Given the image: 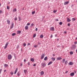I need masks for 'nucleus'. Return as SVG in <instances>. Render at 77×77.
<instances>
[{
	"instance_id": "48",
	"label": "nucleus",
	"mask_w": 77,
	"mask_h": 77,
	"mask_svg": "<svg viewBox=\"0 0 77 77\" xmlns=\"http://www.w3.org/2000/svg\"><path fill=\"white\" fill-rule=\"evenodd\" d=\"M28 65H30V62H28Z\"/></svg>"
},
{
	"instance_id": "21",
	"label": "nucleus",
	"mask_w": 77,
	"mask_h": 77,
	"mask_svg": "<svg viewBox=\"0 0 77 77\" xmlns=\"http://www.w3.org/2000/svg\"><path fill=\"white\" fill-rule=\"evenodd\" d=\"M40 37L41 38H44V35H41L40 36Z\"/></svg>"
},
{
	"instance_id": "49",
	"label": "nucleus",
	"mask_w": 77,
	"mask_h": 77,
	"mask_svg": "<svg viewBox=\"0 0 77 77\" xmlns=\"http://www.w3.org/2000/svg\"><path fill=\"white\" fill-rule=\"evenodd\" d=\"M24 62H26V59H24Z\"/></svg>"
},
{
	"instance_id": "52",
	"label": "nucleus",
	"mask_w": 77,
	"mask_h": 77,
	"mask_svg": "<svg viewBox=\"0 0 77 77\" xmlns=\"http://www.w3.org/2000/svg\"><path fill=\"white\" fill-rule=\"evenodd\" d=\"M38 30V28H36L35 29V31H37Z\"/></svg>"
},
{
	"instance_id": "19",
	"label": "nucleus",
	"mask_w": 77,
	"mask_h": 77,
	"mask_svg": "<svg viewBox=\"0 0 77 77\" xmlns=\"http://www.w3.org/2000/svg\"><path fill=\"white\" fill-rule=\"evenodd\" d=\"M4 66V67H7V66H8V65L6 64H5Z\"/></svg>"
},
{
	"instance_id": "22",
	"label": "nucleus",
	"mask_w": 77,
	"mask_h": 77,
	"mask_svg": "<svg viewBox=\"0 0 77 77\" xmlns=\"http://www.w3.org/2000/svg\"><path fill=\"white\" fill-rule=\"evenodd\" d=\"M27 72V70H24V72L25 73V74H26V72Z\"/></svg>"
},
{
	"instance_id": "6",
	"label": "nucleus",
	"mask_w": 77,
	"mask_h": 77,
	"mask_svg": "<svg viewBox=\"0 0 77 77\" xmlns=\"http://www.w3.org/2000/svg\"><path fill=\"white\" fill-rule=\"evenodd\" d=\"M8 44H9V43L8 42H7L4 48V49H6V48H7L8 45Z\"/></svg>"
},
{
	"instance_id": "9",
	"label": "nucleus",
	"mask_w": 77,
	"mask_h": 77,
	"mask_svg": "<svg viewBox=\"0 0 77 77\" xmlns=\"http://www.w3.org/2000/svg\"><path fill=\"white\" fill-rule=\"evenodd\" d=\"M21 33V31H17V34L18 35L19 34H20Z\"/></svg>"
},
{
	"instance_id": "26",
	"label": "nucleus",
	"mask_w": 77,
	"mask_h": 77,
	"mask_svg": "<svg viewBox=\"0 0 77 77\" xmlns=\"http://www.w3.org/2000/svg\"><path fill=\"white\" fill-rule=\"evenodd\" d=\"M31 60L32 61V62H34V60L33 58H32L31 59Z\"/></svg>"
},
{
	"instance_id": "64",
	"label": "nucleus",
	"mask_w": 77,
	"mask_h": 77,
	"mask_svg": "<svg viewBox=\"0 0 77 77\" xmlns=\"http://www.w3.org/2000/svg\"><path fill=\"white\" fill-rule=\"evenodd\" d=\"M21 51H22V48L21 49Z\"/></svg>"
},
{
	"instance_id": "14",
	"label": "nucleus",
	"mask_w": 77,
	"mask_h": 77,
	"mask_svg": "<svg viewBox=\"0 0 77 77\" xmlns=\"http://www.w3.org/2000/svg\"><path fill=\"white\" fill-rule=\"evenodd\" d=\"M29 29V26H26L25 27V30H28Z\"/></svg>"
},
{
	"instance_id": "4",
	"label": "nucleus",
	"mask_w": 77,
	"mask_h": 77,
	"mask_svg": "<svg viewBox=\"0 0 77 77\" xmlns=\"http://www.w3.org/2000/svg\"><path fill=\"white\" fill-rule=\"evenodd\" d=\"M50 30L51 31H54V28L53 27H51L50 28Z\"/></svg>"
},
{
	"instance_id": "3",
	"label": "nucleus",
	"mask_w": 77,
	"mask_h": 77,
	"mask_svg": "<svg viewBox=\"0 0 77 77\" xmlns=\"http://www.w3.org/2000/svg\"><path fill=\"white\" fill-rule=\"evenodd\" d=\"M42 66V67H45L46 66V63H41Z\"/></svg>"
},
{
	"instance_id": "40",
	"label": "nucleus",
	"mask_w": 77,
	"mask_h": 77,
	"mask_svg": "<svg viewBox=\"0 0 77 77\" xmlns=\"http://www.w3.org/2000/svg\"><path fill=\"white\" fill-rule=\"evenodd\" d=\"M59 24L60 25H62V22H60Z\"/></svg>"
},
{
	"instance_id": "55",
	"label": "nucleus",
	"mask_w": 77,
	"mask_h": 77,
	"mask_svg": "<svg viewBox=\"0 0 77 77\" xmlns=\"http://www.w3.org/2000/svg\"><path fill=\"white\" fill-rule=\"evenodd\" d=\"M64 33H66V31H64Z\"/></svg>"
},
{
	"instance_id": "46",
	"label": "nucleus",
	"mask_w": 77,
	"mask_h": 77,
	"mask_svg": "<svg viewBox=\"0 0 77 77\" xmlns=\"http://www.w3.org/2000/svg\"><path fill=\"white\" fill-rule=\"evenodd\" d=\"M51 38H53V35L51 34L50 36Z\"/></svg>"
},
{
	"instance_id": "43",
	"label": "nucleus",
	"mask_w": 77,
	"mask_h": 77,
	"mask_svg": "<svg viewBox=\"0 0 77 77\" xmlns=\"http://www.w3.org/2000/svg\"><path fill=\"white\" fill-rule=\"evenodd\" d=\"M14 20H15L16 21H17V17H15L14 18Z\"/></svg>"
},
{
	"instance_id": "28",
	"label": "nucleus",
	"mask_w": 77,
	"mask_h": 77,
	"mask_svg": "<svg viewBox=\"0 0 77 77\" xmlns=\"http://www.w3.org/2000/svg\"><path fill=\"white\" fill-rule=\"evenodd\" d=\"M62 61H63V63H64V62H65V58L63 59Z\"/></svg>"
},
{
	"instance_id": "35",
	"label": "nucleus",
	"mask_w": 77,
	"mask_h": 77,
	"mask_svg": "<svg viewBox=\"0 0 77 77\" xmlns=\"http://www.w3.org/2000/svg\"><path fill=\"white\" fill-rule=\"evenodd\" d=\"M30 23H28L26 24L27 26H30Z\"/></svg>"
},
{
	"instance_id": "54",
	"label": "nucleus",
	"mask_w": 77,
	"mask_h": 77,
	"mask_svg": "<svg viewBox=\"0 0 77 77\" xmlns=\"http://www.w3.org/2000/svg\"><path fill=\"white\" fill-rule=\"evenodd\" d=\"M68 26H70V24H69V23H68Z\"/></svg>"
},
{
	"instance_id": "2",
	"label": "nucleus",
	"mask_w": 77,
	"mask_h": 77,
	"mask_svg": "<svg viewBox=\"0 0 77 77\" xmlns=\"http://www.w3.org/2000/svg\"><path fill=\"white\" fill-rule=\"evenodd\" d=\"M12 58V55H11V54L9 55L8 56V59L9 60H10V59H11Z\"/></svg>"
},
{
	"instance_id": "47",
	"label": "nucleus",
	"mask_w": 77,
	"mask_h": 77,
	"mask_svg": "<svg viewBox=\"0 0 77 77\" xmlns=\"http://www.w3.org/2000/svg\"><path fill=\"white\" fill-rule=\"evenodd\" d=\"M2 10H0V14H2Z\"/></svg>"
},
{
	"instance_id": "29",
	"label": "nucleus",
	"mask_w": 77,
	"mask_h": 77,
	"mask_svg": "<svg viewBox=\"0 0 77 77\" xmlns=\"http://www.w3.org/2000/svg\"><path fill=\"white\" fill-rule=\"evenodd\" d=\"M20 75H21V74L19 72H18L17 73V75L18 76H20Z\"/></svg>"
},
{
	"instance_id": "10",
	"label": "nucleus",
	"mask_w": 77,
	"mask_h": 77,
	"mask_svg": "<svg viewBox=\"0 0 77 77\" xmlns=\"http://www.w3.org/2000/svg\"><path fill=\"white\" fill-rule=\"evenodd\" d=\"M62 59V58L61 57H58L57 58V60H61V59Z\"/></svg>"
},
{
	"instance_id": "5",
	"label": "nucleus",
	"mask_w": 77,
	"mask_h": 77,
	"mask_svg": "<svg viewBox=\"0 0 77 77\" xmlns=\"http://www.w3.org/2000/svg\"><path fill=\"white\" fill-rule=\"evenodd\" d=\"M44 56H45V54H42L41 58V59H43L44 57Z\"/></svg>"
},
{
	"instance_id": "18",
	"label": "nucleus",
	"mask_w": 77,
	"mask_h": 77,
	"mask_svg": "<svg viewBox=\"0 0 77 77\" xmlns=\"http://www.w3.org/2000/svg\"><path fill=\"white\" fill-rule=\"evenodd\" d=\"M40 73H41V75H43V74H44V72L43 71H42Z\"/></svg>"
},
{
	"instance_id": "33",
	"label": "nucleus",
	"mask_w": 77,
	"mask_h": 77,
	"mask_svg": "<svg viewBox=\"0 0 77 77\" xmlns=\"http://www.w3.org/2000/svg\"><path fill=\"white\" fill-rule=\"evenodd\" d=\"M34 14H35V11H34L33 12H32V15H34Z\"/></svg>"
},
{
	"instance_id": "62",
	"label": "nucleus",
	"mask_w": 77,
	"mask_h": 77,
	"mask_svg": "<svg viewBox=\"0 0 77 77\" xmlns=\"http://www.w3.org/2000/svg\"><path fill=\"white\" fill-rule=\"evenodd\" d=\"M57 41H58L59 40V38H57Z\"/></svg>"
},
{
	"instance_id": "32",
	"label": "nucleus",
	"mask_w": 77,
	"mask_h": 77,
	"mask_svg": "<svg viewBox=\"0 0 77 77\" xmlns=\"http://www.w3.org/2000/svg\"><path fill=\"white\" fill-rule=\"evenodd\" d=\"M15 35H16V33H13L12 34V36H14Z\"/></svg>"
},
{
	"instance_id": "8",
	"label": "nucleus",
	"mask_w": 77,
	"mask_h": 77,
	"mask_svg": "<svg viewBox=\"0 0 77 77\" xmlns=\"http://www.w3.org/2000/svg\"><path fill=\"white\" fill-rule=\"evenodd\" d=\"M68 3H69V1L66 2H64V5H66L68 4Z\"/></svg>"
},
{
	"instance_id": "30",
	"label": "nucleus",
	"mask_w": 77,
	"mask_h": 77,
	"mask_svg": "<svg viewBox=\"0 0 77 77\" xmlns=\"http://www.w3.org/2000/svg\"><path fill=\"white\" fill-rule=\"evenodd\" d=\"M17 11V9L15 8L13 10V12H16Z\"/></svg>"
},
{
	"instance_id": "27",
	"label": "nucleus",
	"mask_w": 77,
	"mask_h": 77,
	"mask_svg": "<svg viewBox=\"0 0 77 77\" xmlns=\"http://www.w3.org/2000/svg\"><path fill=\"white\" fill-rule=\"evenodd\" d=\"M72 20L73 21H75V18H72Z\"/></svg>"
},
{
	"instance_id": "60",
	"label": "nucleus",
	"mask_w": 77,
	"mask_h": 77,
	"mask_svg": "<svg viewBox=\"0 0 77 77\" xmlns=\"http://www.w3.org/2000/svg\"><path fill=\"white\" fill-rule=\"evenodd\" d=\"M60 47V45L57 46V47Z\"/></svg>"
},
{
	"instance_id": "34",
	"label": "nucleus",
	"mask_w": 77,
	"mask_h": 77,
	"mask_svg": "<svg viewBox=\"0 0 77 77\" xmlns=\"http://www.w3.org/2000/svg\"><path fill=\"white\" fill-rule=\"evenodd\" d=\"M33 26H34V24H33V23H32L31 25V27H33Z\"/></svg>"
},
{
	"instance_id": "41",
	"label": "nucleus",
	"mask_w": 77,
	"mask_h": 77,
	"mask_svg": "<svg viewBox=\"0 0 77 77\" xmlns=\"http://www.w3.org/2000/svg\"><path fill=\"white\" fill-rule=\"evenodd\" d=\"M57 12V11H56V10H54L53 11L54 13H56V12Z\"/></svg>"
},
{
	"instance_id": "44",
	"label": "nucleus",
	"mask_w": 77,
	"mask_h": 77,
	"mask_svg": "<svg viewBox=\"0 0 77 77\" xmlns=\"http://www.w3.org/2000/svg\"><path fill=\"white\" fill-rule=\"evenodd\" d=\"M11 75H13V74H14V73L13 72H11Z\"/></svg>"
},
{
	"instance_id": "57",
	"label": "nucleus",
	"mask_w": 77,
	"mask_h": 77,
	"mask_svg": "<svg viewBox=\"0 0 77 77\" xmlns=\"http://www.w3.org/2000/svg\"><path fill=\"white\" fill-rule=\"evenodd\" d=\"M4 72H6V70H5L4 71Z\"/></svg>"
},
{
	"instance_id": "36",
	"label": "nucleus",
	"mask_w": 77,
	"mask_h": 77,
	"mask_svg": "<svg viewBox=\"0 0 77 77\" xmlns=\"http://www.w3.org/2000/svg\"><path fill=\"white\" fill-rule=\"evenodd\" d=\"M7 9H10V8H9V6H7Z\"/></svg>"
},
{
	"instance_id": "39",
	"label": "nucleus",
	"mask_w": 77,
	"mask_h": 77,
	"mask_svg": "<svg viewBox=\"0 0 77 77\" xmlns=\"http://www.w3.org/2000/svg\"><path fill=\"white\" fill-rule=\"evenodd\" d=\"M19 47H20V46L18 45H17V48H19Z\"/></svg>"
},
{
	"instance_id": "15",
	"label": "nucleus",
	"mask_w": 77,
	"mask_h": 77,
	"mask_svg": "<svg viewBox=\"0 0 77 77\" xmlns=\"http://www.w3.org/2000/svg\"><path fill=\"white\" fill-rule=\"evenodd\" d=\"M11 24H12V25H11V29H12V28H13V27H14V23H11Z\"/></svg>"
},
{
	"instance_id": "61",
	"label": "nucleus",
	"mask_w": 77,
	"mask_h": 77,
	"mask_svg": "<svg viewBox=\"0 0 77 77\" xmlns=\"http://www.w3.org/2000/svg\"><path fill=\"white\" fill-rule=\"evenodd\" d=\"M38 45H39V44H40V43L38 42Z\"/></svg>"
},
{
	"instance_id": "31",
	"label": "nucleus",
	"mask_w": 77,
	"mask_h": 77,
	"mask_svg": "<svg viewBox=\"0 0 77 77\" xmlns=\"http://www.w3.org/2000/svg\"><path fill=\"white\" fill-rule=\"evenodd\" d=\"M68 63V60H66V61L65 62V65H66Z\"/></svg>"
},
{
	"instance_id": "56",
	"label": "nucleus",
	"mask_w": 77,
	"mask_h": 77,
	"mask_svg": "<svg viewBox=\"0 0 77 77\" xmlns=\"http://www.w3.org/2000/svg\"><path fill=\"white\" fill-rule=\"evenodd\" d=\"M55 37H57V35L56 34L55 35Z\"/></svg>"
},
{
	"instance_id": "45",
	"label": "nucleus",
	"mask_w": 77,
	"mask_h": 77,
	"mask_svg": "<svg viewBox=\"0 0 77 77\" xmlns=\"http://www.w3.org/2000/svg\"><path fill=\"white\" fill-rule=\"evenodd\" d=\"M18 18H19V21H20V20H21V17H18Z\"/></svg>"
},
{
	"instance_id": "37",
	"label": "nucleus",
	"mask_w": 77,
	"mask_h": 77,
	"mask_svg": "<svg viewBox=\"0 0 77 77\" xmlns=\"http://www.w3.org/2000/svg\"><path fill=\"white\" fill-rule=\"evenodd\" d=\"M38 47V45H35L34 46V47H35V48H36Z\"/></svg>"
},
{
	"instance_id": "50",
	"label": "nucleus",
	"mask_w": 77,
	"mask_h": 77,
	"mask_svg": "<svg viewBox=\"0 0 77 77\" xmlns=\"http://www.w3.org/2000/svg\"><path fill=\"white\" fill-rule=\"evenodd\" d=\"M55 21H59V20H58L57 19H55Z\"/></svg>"
},
{
	"instance_id": "20",
	"label": "nucleus",
	"mask_w": 77,
	"mask_h": 77,
	"mask_svg": "<svg viewBox=\"0 0 77 77\" xmlns=\"http://www.w3.org/2000/svg\"><path fill=\"white\" fill-rule=\"evenodd\" d=\"M51 59L52 60V61H54L55 60V59L54 58H53V57H51Z\"/></svg>"
},
{
	"instance_id": "16",
	"label": "nucleus",
	"mask_w": 77,
	"mask_h": 77,
	"mask_svg": "<svg viewBox=\"0 0 77 77\" xmlns=\"http://www.w3.org/2000/svg\"><path fill=\"white\" fill-rule=\"evenodd\" d=\"M70 75H71V76H73V75H74V72L71 73L70 74Z\"/></svg>"
},
{
	"instance_id": "42",
	"label": "nucleus",
	"mask_w": 77,
	"mask_h": 77,
	"mask_svg": "<svg viewBox=\"0 0 77 77\" xmlns=\"http://www.w3.org/2000/svg\"><path fill=\"white\" fill-rule=\"evenodd\" d=\"M23 45L24 46V47H26V44L25 43H24Z\"/></svg>"
},
{
	"instance_id": "17",
	"label": "nucleus",
	"mask_w": 77,
	"mask_h": 77,
	"mask_svg": "<svg viewBox=\"0 0 77 77\" xmlns=\"http://www.w3.org/2000/svg\"><path fill=\"white\" fill-rule=\"evenodd\" d=\"M53 63V62L52 61H50V62H49L48 64V65H50L51 64V63Z\"/></svg>"
},
{
	"instance_id": "59",
	"label": "nucleus",
	"mask_w": 77,
	"mask_h": 77,
	"mask_svg": "<svg viewBox=\"0 0 77 77\" xmlns=\"http://www.w3.org/2000/svg\"><path fill=\"white\" fill-rule=\"evenodd\" d=\"M30 45V43L28 44V45Z\"/></svg>"
},
{
	"instance_id": "51",
	"label": "nucleus",
	"mask_w": 77,
	"mask_h": 77,
	"mask_svg": "<svg viewBox=\"0 0 77 77\" xmlns=\"http://www.w3.org/2000/svg\"><path fill=\"white\" fill-rule=\"evenodd\" d=\"M20 66H23V63H20Z\"/></svg>"
},
{
	"instance_id": "23",
	"label": "nucleus",
	"mask_w": 77,
	"mask_h": 77,
	"mask_svg": "<svg viewBox=\"0 0 77 77\" xmlns=\"http://www.w3.org/2000/svg\"><path fill=\"white\" fill-rule=\"evenodd\" d=\"M70 55H72V54H73V52L72 51L70 52Z\"/></svg>"
},
{
	"instance_id": "58",
	"label": "nucleus",
	"mask_w": 77,
	"mask_h": 77,
	"mask_svg": "<svg viewBox=\"0 0 77 77\" xmlns=\"http://www.w3.org/2000/svg\"><path fill=\"white\" fill-rule=\"evenodd\" d=\"M53 56H55V55H54V54H53Z\"/></svg>"
},
{
	"instance_id": "11",
	"label": "nucleus",
	"mask_w": 77,
	"mask_h": 77,
	"mask_svg": "<svg viewBox=\"0 0 77 77\" xmlns=\"http://www.w3.org/2000/svg\"><path fill=\"white\" fill-rule=\"evenodd\" d=\"M7 21L8 24H10V23H11L10 20H7Z\"/></svg>"
},
{
	"instance_id": "7",
	"label": "nucleus",
	"mask_w": 77,
	"mask_h": 77,
	"mask_svg": "<svg viewBox=\"0 0 77 77\" xmlns=\"http://www.w3.org/2000/svg\"><path fill=\"white\" fill-rule=\"evenodd\" d=\"M73 64V63H72V62H70L68 63V65H72Z\"/></svg>"
},
{
	"instance_id": "53",
	"label": "nucleus",
	"mask_w": 77,
	"mask_h": 77,
	"mask_svg": "<svg viewBox=\"0 0 77 77\" xmlns=\"http://www.w3.org/2000/svg\"><path fill=\"white\" fill-rule=\"evenodd\" d=\"M33 66H36V64H34L33 65Z\"/></svg>"
},
{
	"instance_id": "1",
	"label": "nucleus",
	"mask_w": 77,
	"mask_h": 77,
	"mask_svg": "<svg viewBox=\"0 0 77 77\" xmlns=\"http://www.w3.org/2000/svg\"><path fill=\"white\" fill-rule=\"evenodd\" d=\"M75 48H76V46H75V45H73L72 46L71 49L72 50H73L75 49Z\"/></svg>"
},
{
	"instance_id": "13",
	"label": "nucleus",
	"mask_w": 77,
	"mask_h": 77,
	"mask_svg": "<svg viewBox=\"0 0 77 77\" xmlns=\"http://www.w3.org/2000/svg\"><path fill=\"white\" fill-rule=\"evenodd\" d=\"M67 21L68 22H70V21H71V19H69L68 17L67 18Z\"/></svg>"
},
{
	"instance_id": "63",
	"label": "nucleus",
	"mask_w": 77,
	"mask_h": 77,
	"mask_svg": "<svg viewBox=\"0 0 77 77\" xmlns=\"http://www.w3.org/2000/svg\"><path fill=\"white\" fill-rule=\"evenodd\" d=\"M66 73H68V71H66Z\"/></svg>"
},
{
	"instance_id": "38",
	"label": "nucleus",
	"mask_w": 77,
	"mask_h": 77,
	"mask_svg": "<svg viewBox=\"0 0 77 77\" xmlns=\"http://www.w3.org/2000/svg\"><path fill=\"white\" fill-rule=\"evenodd\" d=\"M2 69H0V74H1V73L2 72Z\"/></svg>"
},
{
	"instance_id": "12",
	"label": "nucleus",
	"mask_w": 77,
	"mask_h": 77,
	"mask_svg": "<svg viewBox=\"0 0 77 77\" xmlns=\"http://www.w3.org/2000/svg\"><path fill=\"white\" fill-rule=\"evenodd\" d=\"M18 71V68H16V69L15 70V71L14 72V74H16V73H17V71Z\"/></svg>"
},
{
	"instance_id": "24",
	"label": "nucleus",
	"mask_w": 77,
	"mask_h": 77,
	"mask_svg": "<svg viewBox=\"0 0 77 77\" xmlns=\"http://www.w3.org/2000/svg\"><path fill=\"white\" fill-rule=\"evenodd\" d=\"M44 60H47V57H46L44 58Z\"/></svg>"
},
{
	"instance_id": "25",
	"label": "nucleus",
	"mask_w": 77,
	"mask_h": 77,
	"mask_svg": "<svg viewBox=\"0 0 77 77\" xmlns=\"http://www.w3.org/2000/svg\"><path fill=\"white\" fill-rule=\"evenodd\" d=\"M36 33H35L34 34L33 36V38H35L36 37Z\"/></svg>"
}]
</instances>
